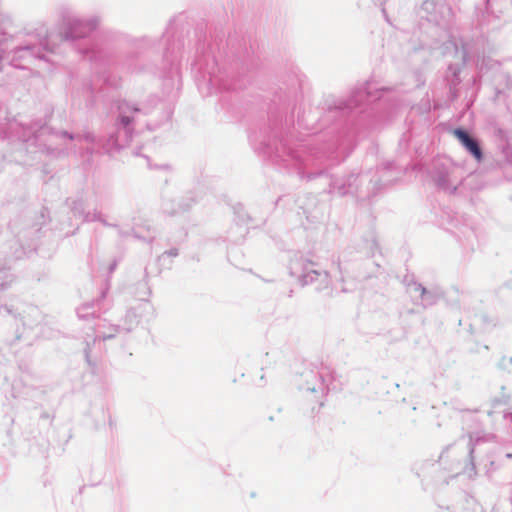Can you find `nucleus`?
<instances>
[{
    "label": "nucleus",
    "mask_w": 512,
    "mask_h": 512,
    "mask_svg": "<svg viewBox=\"0 0 512 512\" xmlns=\"http://www.w3.org/2000/svg\"><path fill=\"white\" fill-rule=\"evenodd\" d=\"M454 135L477 160L482 159V152L478 143L472 139L467 132L461 129H456L454 130Z\"/></svg>",
    "instance_id": "f257e3e1"
}]
</instances>
